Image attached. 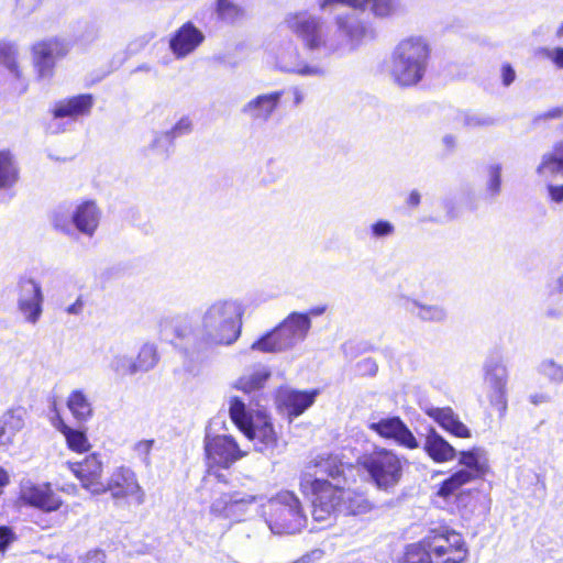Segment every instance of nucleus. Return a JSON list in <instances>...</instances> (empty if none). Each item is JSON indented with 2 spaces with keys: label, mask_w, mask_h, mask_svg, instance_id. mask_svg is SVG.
I'll return each mask as SVG.
<instances>
[{
  "label": "nucleus",
  "mask_w": 563,
  "mask_h": 563,
  "mask_svg": "<svg viewBox=\"0 0 563 563\" xmlns=\"http://www.w3.org/2000/svg\"><path fill=\"white\" fill-rule=\"evenodd\" d=\"M310 52L323 58L353 52L375 38V30L352 11L334 15L330 25L321 15L308 10L287 12L280 23Z\"/></svg>",
  "instance_id": "nucleus-1"
},
{
  "label": "nucleus",
  "mask_w": 563,
  "mask_h": 563,
  "mask_svg": "<svg viewBox=\"0 0 563 563\" xmlns=\"http://www.w3.org/2000/svg\"><path fill=\"white\" fill-rule=\"evenodd\" d=\"M244 307L231 298H218L207 303L200 317V344L230 346L242 333Z\"/></svg>",
  "instance_id": "nucleus-2"
},
{
  "label": "nucleus",
  "mask_w": 563,
  "mask_h": 563,
  "mask_svg": "<svg viewBox=\"0 0 563 563\" xmlns=\"http://www.w3.org/2000/svg\"><path fill=\"white\" fill-rule=\"evenodd\" d=\"M429 56L430 47L423 37L411 36L402 40L391 54V78L402 87L417 85L427 71Z\"/></svg>",
  "instance_id": "nucleus-3"
},
{
  "label": "nucleus",
  "mask_w": 563,
  "mask_h": 563,
  "mask_svg": "<svg viewBox=\"0 0 563 563\" xmlns=\"http://www.w3.org/2000/svg\"><path fill=\"white\" fill-rule=\"evenodd\" d=\"M267 55L275 69L303 78L323 80L330 74V68L323 59L303 58L298 44L291 37L272 42Z\"/></svg>",
  "instance_id": "nucleus-4"
},
{
  "label": "nucleus",
  "mask_w": 563,
  "mask_h": 563,
  "mask_svg": "<svg viewBox=\"0 0 563 563\" xmlns=\"http://www.w3.org/2000/svg\"><path fill=\"white\" fill-rule=\"evenodd\" d=\"M357 464L378 489L390 492L400 483L407 460L391 450L376 449L360 456Z\"/></svg>",
  "instance_id": "nucleus-5"
},
{
  "label": "nucleus",
  "mask_w": 563,
  "mask_h": 563,
  "mask_svg": "<svg viewBox=\"0 0 563 563\" xmlns=\"http://www.w3.org/2000/svg\"><path fill=\"white\" fill-rule=\"evenodd\" d=\"M311 328L308 314L291 312L274 330L267 332L252 345L251 350L264 353H277L292 349L305 341Z\"/></svg>",
  "instance_id": "nucleus-6"
},
{
  "label": "nucleus",
  "mask_w": 563,
  "mask_h": 563,
  "mask_svg": "<svg viewBox=\"0 0 563 563\" xmlns=\"http://www.w3.org/2000/svg\"><path fill=\"white\" fill-rule=\"evenodd\" d=\"M266 522L273 533L294 534L306 526L299 499L291 492H282L268 500Z\"/></svg>",
  "instance_id": "nucleus-7"
},
{
  "label": "nucleus",
  "mask_w": 563,
  "mask_h": 563,
  "mask_svg": "<svg viewBox=\"0 0 563 563\" xmlns=\"http://www.w3.org/2000/svg\"><path fill=\"white\" fill-rule=\"evenodd\" d=\"M434 563H463L468 549L463 537L445 527L432 530L424 539Z\"/></svg>",
  "instance_id": "nucleus-8"
},
{
  "label": "nucleus",
  "mask_w": 563,
  "mask_h": 563,
  "mask_svg": "<svg viewBox=\"0 0 563 563\" xmlns=\"http://www.w3.org/2000/svg\"><path fill=\"white\" fill-rule=\"evenodd\" d=\"M459 455V463L464 465L465 468L455 472L442 483L439 495L443 497L453 494L462 485L483 477L488 471V457L484 449L473 448L472 450L460 452Z\"/></svg>",
  "instance_id": "nucleus-9"
},
{
  "label": "nucleus",
  "mask_w": 563,
  "mask_h": 563,
  "mask_svg": "<svg viewBox=\"0 0 563 563\" xmlns=\"http://www.w3.org/2000/svg\"><path fill=\"white\" fill-rule=\"evenodd\" d=\"M70 49L67 41L49 38L41 41L32 46V63L40 81H48L53 78L56 60L64 58Z\"/></svg>",
  "instance_id": "nucleus-10"
},
{
  "label": "nucleus",
  "mask_w": 563,
  "mask_h": 563,
  "mask_svg": "<svg viewBox=\"0 0 563 563\" xmlns=\"http://www.w3.org/2000/svg\"><path fill=\"white\" fill-rule=\"evenodd\" d=\"M509 373L507 366L500 360H489L484 365V384L487 388V397L500 417L507 411V384Z\"/></svg>",
  "instance_id": "nucleus-11"
},
{
  "label": "nucleus",
  "mask_w": 563,
  "mask_h": 563,
  "mask_svg": "<svg viewBox=\"0 0 563 563\" xmlns=\"http://www.w3.org/2000/svg\"><path fill=\"white\" fill-rule=\"evenodd\" d=\"M205 452L210 465L223 468L230 467L247 454V451L241 449L233 437L228 434L206 435Z\"/></svg>",
  "instance_id": "nucleus-12"
},
{
  "label": "nucleus",
  "mask_w": 563,
  "mask_h": 563,
  "mask_svg": "<svg viewBox=\"0 0 563 563\" xmlns=\"http://www.w3.org/2000/svg\"><path fill=\"white\" fill-rule=\"evenodd\" d=\"M260 500H263V496L235 490L214 499L210 506V511L218 517L241 521L251 507Z\"/></svg>",
  "instance_id": "nucleus-13"
},
{
  "label": "nucleus",
  "mask_w": 563,
  "mask_h": 563,
  "mask_svg": "<svg viewBox=\"0 0 563 563\" xmlns=\"http://www.w3.org/2000/svg\"><path fill=\"white\" fill-rule=\"evenodd\" d=\"M42 286L33 278H21L18 284L16 306L25 322L36 324L43 313Z\"/></svg>",
  "instance_id": "nucleus-14"
},
{
  "label": "nucleus",
  "mask_w": 563,
  "mask_h": 563,
  "mask_svg": "<svg viewBox=\"0 0 563 563\" xmlns=\"http://www.w3.org/2000/svg\"><path fill=\"white\" fill-rule=\"evenodd\" d=\"M311 490L314 496L312 500V518L316 521L324 522L339 514L336 505V485L318 477L311 482Z\"/></svg>",
  "instance_id": "nucleus-15"
},
{
  "label": "nucleus",
  "mask_w": 563,
  "mask_h": 563,
  "mask_svg": "<svg viewBox=\"0 0 563 563\" xmlns=\"http://www.w3.org/2000/svg\"><path fill=\"white\" fill-rule=\"evenodd\" d=\"M104 493L110 492L115 499L134 497L139 505L144 503V492L140 486L135 473L125 466L117 467L104 485Z\"/></svg>",
  "instance_id": "nucleus-16"
},
{
  "label": "nucleus",
  "mask_w": 563,
  "mask_h": 563,
  "mask_svg": "<svg viewBox=\"0 0 563 563\" xmlns=\"http://www.w3.org/2000/svg\"><path fill=\"white\" fill-rule=\"evenodd\" d=\"M173 331L175 336L184 343H189L190 341L194 342V350L189 351V349H185V361H184V369L192 375L196 376L200 373V363L195 361L192 358V355L196 351H200L201 349L206 347L203 344H200L199 338H200V330L197 331L191 320L187 316L183 317H176L173 319Z\"/></svg>",
  "instance_id": "nucleus-17"
},
{
  "label": "nucleus",
  "mask_w": 563,
  "mask_h": 563,
  "mask_svg": "<svg viewBox=\"0 0 563 563\" xmlns=\"http://www.w3.org/2000/svg\"><path fill=\"white\" fill-rule=\"evenodd\" d=\"M283 96L282 90L258 95L244 103L241 112L254 124H265L278 109Z\"/></svg>",
  "instance_id": "nucleus-18"
},
{
  "label": "nucleus",
  "mask_w": 563,
  "mask_h": 563,
  "mask_svg": "<svg viewBox=\"0 0 563 563\" xmlns=\"http://www.w3.org/2000/svg\"><path fill=\"white\" fill-rule=\"evenodd\" d=\"M69 468L86 489L96 495L104 493L103 483L100 482L103 463L99 454L92 453L81 462L69 463Z\"/></svg>",
  "instance_id": "nucleus-19"
},
{
  "label": "nucleus",
  "mask_w": 563,
  "mask_h": 563,
  "mask_svg": "<svg viewBox=\"0 0 563 563\" xmlns=\"http://www.w3.org/2000/svg\"><path fill=\"white\" fill-rule=\"evenodd\" d=\"M369 429L386 439H393L407 449L419 448V442L399 417H388L369 423Z\"/></svg>",
  "instance_id": "nucleus-20"
},
{
  "label": "nucleus",
  "mask_w": 563,
  "mask_h": 563,
  "mask_svg": "<svg viewBox=\"0 0 563 563\" xmlns=\"http://www.w3.org/2000/svg\"><path fill=\"white\" fill-rule=\"evenodd\" d=\"M203 33L191 22H186L169 38V49L177 59L190 55L203 42Z\"/></svg>",
  "instance_id": "nucleus-21"
},
{
  "label": "nucleus",
  "mask_w": 563,
  "mask_h": 563,
  "mask_svg": "<svg viewBox=\"0 0 563 563\" xmlns=\"http://www.w3.org/2000/svg\"><path fill=\"white\" fill-rule=\"evenodd\" d=\"M21 498L29 505L46 512L56 511L63 501L49 485H34L26 483L21 488Z\"/></svg>",
  "instance_id": "nucleus-22"
},
{
  "label": "nucleus",
  "mask_w": 563,
  "mask_h": 563,
  "mask_svg": "<svg viewBox=\"0 0 563 563\" xmlns=\"http://www.w3.org/2000/svg\"><path fill=\"white\" fill-rule=\"evenodd\" d=\"M245 437L254 443L256 451L273 455L278 448V438L269 421L258 418L245 429Z\"/></svg>",
  "instance_id": "nucleus-23"
},
{
  "label": "nucleus",
  "mask_w": 563,
  "mask_h": 563,
  "mask_svg": "<svg viewBox=\"0 0 563 563\" xmlns=\"http://www.w3.org/2000/svg\"><path fill=\"white\" fill-rule=\"evenodd\" d=\"M101 212L93 201H84L73 210L74 228L86 236H92L99 225Z\"/></svg>",
  "instance_id": "nucleus-24"
},
{
  "label": "nucleus",
  "mask_w": 563,
  "mask_h": 563,
  "mask_svg": "<svg viewBox=\"0 0 563 563\" xmlns=\"http://www.w3.org/2000/svg\"><path fill=\"white\" fill-rule=\"evenodd\" d=\"M336 485V505L339 506V514L343 516H356L368 512L372 509L371 503L367 498L354 490L342 489L339 484Z\"/></svg>",
  "instance_id": "nucleus-25"
},
{
  "label": "nucleus",
  "mask_w": 563,
  "mask_h": 563,
  "mask_svg": "<svg viewBox=\"0 0 563 563\" xmlns=\"http://www.w3.org/2000/svg\"><path fill=\"white\" fill-rule=\"evenodd\" d=\"M92 106V95H79L58 101L54 107L53 114L55 119L65 117L76 119L79 115H86L90 113Z\"/></svg>",
  "instance_id": "nucleus-26"
},
{
  "label": "nucleus",
  "mask_w": 563,
  "mask_h": 563,
  "mask_svg": "<svg viewBox=\"0 0 563 563\" xmlns=\"http://www.w3.org/2000/svg\"><path fill=\"white\" fill-rule=\"evenodd\" d=\"M429 417L437 421L445 431L459 438H470V429L460 420L459 416L449 407L430 408Z\"/></svg>",
  "instance_id": "nucleus-27"
},
{
  "label": "nucleus",
  "mask_w": 563,
  "mask_h": 563,
  "mask_svg": "<svg viewBox=\"0 0 563 563\" xmlns=\"http://www.w3.org/2000/svg\"><path fill=\"white\" fill-rule=\"evenodd\" d=\"M317 394V390L308 393L284 389L278 394V400L286 407L289 416L298 417L314 402Z\"/></svg>",
  "instance_id": "nucleus-28"
},
{
  "label": "nucleus",
  "mask_w": 563,
  "mask_h": 563,
  "mask_svg": "<svg viewBox=\"0 0 563 563\" xmlns=\"http://www.w3.org/2000/svg\"><path fill=\"white\" fill-rule=\"evenodd\" d=\"M423 450L437 463L452 461L457 454L456 450L433 429L426 437Z\"/></svg>",
  "instance_id": "nucleus-29"
},
{
  "label": "nucleus",
  "mask_w": 563,
  "mask_h": 563,
  "mask_svg": "<svg viewBox=\"0 0 563 563\" xmlns=\"http://www.w3.org/2000/svg\"><path fill=\"white\" fill-rule=\"evenodd\" d=\"M407 310L413 317L427 323H444L449 318L448 309L443 305H429L417 299L408 301Z\"/></svg>",
  "instance_id": "nucleus-30"
},
{
  "label": "nucleus",
  "mask_w": 563,
  "mask_h": 563,
  "mask_svg": "<svg viewBox=\"0 0 563 563\" xmlns=\"http://www.w3.org/2000/svg\"><path fill=\"white\" fill-rule=\"evenodd\" d=\"M19 49L11 43H0V64L8 70L9 75L19 82L21 92L26 90V79L18 60Z\"/></svg>",
  "instance_id": "nucleus-31"
},
{
  "label": "nucleus",
  "mask_w": 563,
  "mask_h": 563,
  "mask_svg": "<svg viewBox=\"0 0 563 563\" xmlns=\"http://www.w3.org/2000/svg\"><path fill=\"white\" fill-rule=\"evenodd\" d=\"M536 172L544 179L563 176V143L555 145L552 152L543 154Z\"/></svg>",
  "instance_id": "nucleus-32"
},
{
  "label": "nucleus",
  "mask_w": 563,
  "mask_h": 563,
  "mask_svg": "<svg viewBox=\"0 0 563 563\" xmlns=\"http://www.w3.org/2000/svg\"><path fill=\"white\" fill-rule=\"evenodd\" d=\"M343 473L342 465H340L335 457L328 456L321 457L314 463V472L307 473L303 477V482L306 484H310L311 482L318 477H322L329 482V478L336 481L335 484H340L339 477Z\"/></svg>",
  "instance_id": "nucleus-33"
},
{
  "label": "nucleus",
  "mask_w": 563,
  "mask_h": 563,
  "mask_svg": "<svg viewBox=\"0 0 563 563\" xmlns=\"http://www.w3.org/2000/svg\"><path fill=\"white\" fill-rule=\"evenodd\" d=\"M67 408L79 422H86L93 416L92 404L81 389H75L69 394Z\"/></svg>",
  "instance_id": "nucleus-34"
},
{
  "label": "nucleus",
  "mask_w": 563,
  "mask_h": 563,
  "mask_svg": "<svg viewBox=\"0 0 563 563\" xmlns=\"http://www.w3.org/2000/svg\"><path fill=\"white\" fill-rule=\"evenodd\" d=\"M269 376L271 372L268 368L266 366L258 365L240 377L236 386L245 393H252L261 389Z\"/></svg>",
  "instance_id": "nucleus-35"
},
{
  "label": "nucleus",
  "mask_w": 563,
  "mask_h": 563,
  "mask_svg": "<svg viewBox=\"0 0 563 563\" xmlns=\"http://www.w3.org/2000/svg\"><path fill=\"white\" fill-rule=\"evenodd\" d=\"M19 179V169L12 154L0 151V189L12 187Z\"/></svg>",
  "instance_id": "nucleus-36"
},
{
  "label": "nucleus",
  "mask_w": 563,
  "mask_h": 563,
  "mask_svg": "<svg viewBox=\"0 0 563 563\" xmlns=\"http://www.w3.org/2000/svg\"><path fill=\"white\" fill-rule=\"evenodd\" d=\"M367 9L377 18H388L402 11L399 0H366L363 8H357L361 11Z\"/></svg>",
  "instance_id": "nucleus-37"
},
{
  "label": "nucleus",
  "mask_w": 563,
  "mask_h": 563,
  "mask_svg": "<svg viewBox=\"0 0 563 563\" xmlns=\"http://www.w3.org/2000/svg\"><path fill=\"white\" fill-rule=\"evenodd\" d=\"M397 563H434L429 547L424 540L419 543L410 544L406 548L404 555Z\"/></svg>",
  "instance_id": "nucleus-38"
},
{
  "label": "nucleus",
  "mask_w": 563,
  "mask_h": 563,
  "mask_svg": "<svg viewBox=\"0 0 563 563\" xmlns=\"http://www.w3.org/2000/svg\"><path fill=\"white\" fill-rule=\"evenodd\" d=\"M24 426L21 417L8 413L3 417L0 424V444L8 445L13 442V438Z\"/></svg>",
  "instance_id": "nucleus-39"
},
{
  "label": "nucleus",
  "mask_w": 563,
  "mask_h": 563,
  "mask_svg": "<svg viewBox=\"0 0 563 563\" xmlns=\"http://www.w3.org/2000/svg\"><path fill=\"white\" fill-rule=\"evenodd\" d=\"M538 372L551 383H563V357L559 356V360L544 358L538 365Z\"/></svg>",
  "instance_id": "nucleus-40"
},
{
  "label": "nucleus",
  "mask_w": 563,
  "mask_h": 563,
  "mask_svg": "<svg viewBox=\"0 0 563 563\" xmlns=\"http://www.w3.org/2000/svg\"><path fill=\"white\" fill-rule=\"evenodd\" d=\"M60 432L65 437L67 445L70 450L78 453L86 452L89 450V441L82 431L63 424L60 428Z\"/></svg>",
  "instance_id": "nucleus-41"
},
{
  "label": "nucleus",
  "mask_w": 563,
  "mask_h": 563,
  "mask_svg": "<svg viewBox=\"0 0 563 563\" xmlns=\"http://www.w3.org/2000/svg\"><path fill=\"white\" fill-rule=\"evenodd\" d=\"M52 222L55 229L67 235H73L75 232L73 210L65 206H59L54 210L52 214Z\"/></svg>",
  "instance_id": "nucleus-42"
},
{
  "label": "nucleus",
  "mask_w": 563,
  "mask_h": 563,
  "mask_svg": "<svg viewBox=\"0 0 563 563\" xmlns=\"http://www.w3.org/2000/svg\"><path fill=\"white\" fill-rule=\"evenodd\" d=\"M157 362L158 353L156 345L153 343H145L142 345L135 360L137 372H147L154 368Z\"/></svg>",
  "instance_id": "nucleus-43"
},
{
  "label": "nucleus",
  "mask_w": 563,
  "mask_h": 563,
  "mask_svg": "<svg viewBox=\"0 0 563 563\" xmlns=\"http://www.w3.org/2000/svg\"><path fill=\"white\" fill-rule=\"evenodd\" d=\"M503 166L499 163L489 164L486 167V192L490 198H496L501 191Z\"/></svg>",
  "instance_id": "nucleus-44"
},
{
  "label": "nucleus",
  "mask_w": 563,
  "mask_h": 563,
  "mask_svg": "<svg viewBox=\"0 0 563 563\" xmlns=\"http://www.w3.org/2000/svg\"><path fill=\"white\" fill-rule=\"evenodd\" d=\"M230 417L238 428L244 433L246 428L251 427L254 421L249 416L246 407L243 401L234 398L230 402L229 408Z\"/></svg>",
  "instance_id": "nucleus-45"
},
{
  "label": "nucleus",
  "mask_w": 563,
  "mask_h": 563,
  "mask_svg": "<svg viewBox=\"0 0 563 563\" xmlns=\"http://www.w3.org/2000/svg\"><path fill=\"white\" fill-rule=\"evenodd\" d=\"M217 13L227 22H234L243 15V9L231 0H217Z\"/></svg>",
  "instance_id": "nucleus-46"
},
{
  "label": "nucleus",
  "mask_w": 563,
  "mask_h": 563,
  "mask_svg": "<svg viewBox=\"0 0 563 563\" xmlns=\"http://www.w3.org/2000/svg\"><path fill=\"white\" fill-rule=\"evenodd\" d=\"M110 367L122 376L137 373L135 360L125 354H115L111 360Z\"/></svg>",
  "instance_id": "nucleus-47"
},
{
  "label": "nucleus",
  "mask_w": 563,
  "mask_h": 563,
  "mask_svg": "<svg viewBox=\"0 0 563 563\" xmlns=\"http://www.w3.org/2000/svg\"><path fill=\"white\" fill-rule=\"evenodd\" d=\"M396 233V227L388 220H377L369 225V235L374 240L391 238Z\"/></svg>",
  "instance_id": "nucleus-48"
},
{
  "label": "nucleus",
  "mask_w": 563,
  "mask_h": 563,
  "mask_svg": "<svg viewBox=\"0 0 563 563\" xmlns=\"http://www.w3.org/2000/svg\"><path fill=\"white\" fill-rule=\"evenodd\" d=\"M194 129V123L190 117L183 115L170 130H167V137L174 141L177 137L188 135Z\"/></svg>",
  "instance_id": "nucleus-49"
},
{
  "label": "nucleus",
  "mask_w": 563,
  "mask_h": 563,
  "mask_svg": "<svg viewBox=\"0 0 563 563\" xmlns=\"http://www.w3.org/2000/svg\"><path fill=\"white\" fill-rule=\"evenodd\" d=\"M44 0H15L14 12L20 18H26L35 12Z\"/></svg>",
  "instance_id": "nucleus-50"
},
{
  "label": "nucleus",
  "mask_w": 563,
  "mask_h": 563,
  "mask_svg": "<svg viewBox=\"0 0 563 563\" xmlns=\"http://www.w3.org/2000/svg\"><path fill=\"white\" fill-rule=\"evenodd\" d=\"M335 4H343L357 10V8H363L366 4V0H318V7L321 11H328Z\"/></svg>",
  "instance_id": "nucleus-51"
},
{
  "label": "nucleus",
  "mask_w": 563,
  "mask_h": 563,
  "mask_svg": "<svg viewBox=\"0 0 563 563\" xmlns=\"http://www.w3.org/2000/svg\"><path fill=\"white\" fill-rule=\"evenodd\" d=\"M154 445V440H141L133 446L135 454L141 459L145 466L151 465L150 454Z\"/></svg>",
  "instance_id": "nucleus-52"
},
{
  "label": "nucleus",
  "mask_w": 563,
  "mask_h": 563,
  "mask_svg": "<svg viewBox=\"0 0 563 563\" xmlns=\"http://www.w3.org/2000/svg\"><path fill=\"white\" fill-rule=\"evenodd\" d=\"M172 143H173V141H172V139L167 137L166 131L162 132V133H155V135L150 144V148L166 156L168 146L172 145Z\"/></svg>",
  "instance_id": "nucleus-53"
},
{
  "label": "nucleus",
  "mask_w": 563,
  "mask_h": 563,
  "mask_svg": "<svg viewBox=\"0 0 563 563\" xmlns=\"http://www.w3.org/2000/svg\"><path fill=\"white\" fill-rule=\"evenodd\" d=\"M464 124L468 128L488 126L494 124V120L478 114L465 115Z\"/></svg>",
  "instance_id": "nucleus-54"
},
{
  "label": "nucleus",
  "mask_w": 563,
  "mask_h": 563,
  "mask_svg": "<svg viewBox=\"0 0 563 563\" xmlns=\"http://www.w3.org/2000/svg\"><path fill=\"white\" fill-rule=\"evenodd\" d=\"M15 540V534L10 527L0 526V552L4 553Z\"/></svg>",
  "instance_id": "nucleus-55"
},
{
  "label": "nucleus",
  "mask_w": 563,
  "mask_h": 563,
  "mask_svg": "<svg viewBox=\"0 0 563 563\" xmlns=\"http://www.w3.org/2000/svg\"><path fill=\"white\" fill-rule=\"evenodd\" d=\"M545 56L551 59L558 67L563 68V47L547 49Z\"/></svg>",
  "instance_id": "nucleus-56"
},
{
  "label": "nucleus",
  "mask_w": 563,
  "mask_h": 563,
  "mask_svg": "<svg viewBox=\"0 0 563 563\" xmlns=\"http://www.w3.org/2000/svg\"><path fill=\"white\" fill-rule=\"evenodd\" d=\"M515 78H516V73H515L514 68L509 64L503 65L501 79H503L504 86H506V87L510 86L515 81Z\"/></svg>",
  "instance_id": "nucleus-57"
},
{
  "label": "nucleus",
  "mask_w": 563,
  "mask_h": 563,
  "mask_svg": "<svg viewBox=\"0 0 563 563\" xmlns=\"http://www.w3.org/2000/svg\"><path fill=\"white\" fill-rule=\"evenodd\" d=\"M550 295L563 294V273L548 283Z\"/></svg>",
  "instance_id": "nucleus-58"
},
{
  "label": "nucleus",
  "mask_w": 563,
  "mask_h": 563,
  "mask_svg": "<svg viewBox=\"0 0 563 563\" xmlns=\"http://www.w3.org/2000/svg\"><path fill=\"white\" fill-rule=\"evenodd\" d=\"M106 554L100 549H93L85 554V562L104 563Z\"/></svg>",
  "instance_id": "nucleus-59"
},
{
  "label": "nucleus",
  "mask_w": 563,
  "mask_h": 563,
  "mask_svg": "<svg viewBox=\"0 0 563 563\" xmlns=\"http://www.w3.org/2000/svg\"><path fill=\"white\" fill-rule=\"evenodd\" d=\"M84 310V300L82 297L79 296L76 301L65 308V312L71 316H79Z\"/></svg>",
  "instance_id": "nucleus-60"
},
{
  "label": "nucleus",
  "mask_w": 563,
  "mask_h": 563,
  "mask_svg": "<svg viewBox=\"0 0 563 563\" xmlns=\"http://www.w3.org/2000/svg\"><path fill=\"white\" fill-rule=\"evenodd\" d=\"M549 195L551 199L555 202L563 201V185L562 186H553L549 185Z\"/></svg>",
  "instance_id": "nucleus-61"
},
{
  "label": "nucleus",
  "mask_w": 563,
  "mask_h": 563,
  "mask_svg": "<svg viewBox=\"0 0 563 563\" xmlns=\"http://www.w3.org/2000/svg\"><path fill=\"white\" fill-rule=\"evenodd\" d=\"M529 401L534 406H539L549 402L550 396L544 393H534L529 396Z\"/></svg>",
  "instance_id": "nucleus-62"
},
{
  "label": "nucleus",
  "mask_w": 563,
  "mask_h": 563,
  "mask_svg": "<svg viewBox=\"0 0 563 563\" xmlns=\"http://www.w3.org/2000/svg\"><path fill=\"white\" fill-rule=\"evenodd\" d=\"M421 202V195L418 190H411L408 198H407V206L411 207V208H416L420 205Z\"/></svg>",
  "instance_id": "nucleus-63"
},
{
  "label": "nucleus",
  "mask_w": 563,
  "mask_h": 563,
  "mask_svg": "<svg viewBox=\"0 0 563 563\" xmlns=\"http://www.w3.org/2000/svg\"><path fill=\"white\" fill-rule=\"evenodd\" d=\"M442 144L448 151H453L456 146V137L452 134H445L442 137Z\"/></svg>",
  "instance_id": "nucleus-64"
}]
</instances>
